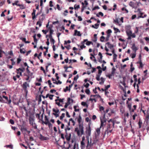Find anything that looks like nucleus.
I'll list each match as a JSON object with an SVG mask.
<instances>
[{
	"mask_svg": "<svg viewBox=\"0 0 149 149\" xmlns=\"http://www.w3.org/2000/svg\"><path fill=\"white\" fill-rule=\"evenodd\" d=\"M129 5L130 6L134 8V6L135 4L133 2L131 1L129 3Z\"/></svg>",
	"mask_w": 149,
	"mask_h": 149,
	"instance_id": "b1692460",
	"label": "nucleus"
},
{
	"mask_svg": "<svg viewBox=\"0 0 149 149\" xmlns=\"http://www.w3.org/2000/svg\"><path fill=\"white\" fill-rule=\"evenodd\" d=\"M18 2H19V1H15V5L19 6V7H20L21 6H22V5L18 4Z\"/></svg>",
	"mask_w": 149,
	"mask_h": 149,
	"instance_id": "79ce46f5",
	"label": "nucleus"
},
{
	"mask_svg": "<svg viewBox=\"0 0 149 149\" xmlns=\"http://www.w3.org/2000/svg\"><path fill=\"white\" fill-rule=\"evenodd\" d=\"M111 124H109L108 125L107 129L106 130V131H107V133H111L112 131V129H111Z\"/></svg>",
	"mask_w": 149,
	"mask_h": 149,
	"instance_id": "f8f14e48",
	"label": "nucleus"
},
{
	"mask_svg": "<svg viewBox=\"0 0 149 149\" xmlns=\"http://www.w3.org/2000/svg\"><path fill=\"white\" fill-rule=\"evenodd\" d=\"M45 19V16L44 15V14H42V15H41V17H40L38 21L40 22H42H42Z\"/></svg>",
	"mask_w": 149,
	"mask_h": 149,
	"instance_id": "dca6fc26",
	"label": "nucleus"
},
{
	"mask_svg": "<svg viewBox=\"0 0 149 149\" xmlns=\"http://www.w3.org/2000/svg\"><path fill=\"white\" fill-rule=\"evenodd\" d=\"M23 109L24 110V111L26 112V116H28V110H27L26 109V108L25 107H23Z\"/></svg>",
	"mask_w": 149,
	"mask_h": 149,
	"instance_id": "c03bdc74",
	"label": "nucleus"
},
{
	"mask_svg": "<svg viewBox=\"0 0 149 149\" xmlns=\"http://www.w3.org/2000/svg\"><path fill=\"white\" fill-rule=\"evenodd\" d=\"M101 127H100V128H97L96 130V131L97 132V133L99 134H100V128H101Z\"/></svg>",
	"mask_w": 149,
	"mask_h": 149,
	"instance_id": "e2e57ef3",
	"label": "nucleus"
},
{
	"mask_svg": "<svg viewBox=\"0 0 149 149\" xmlns=\"http://www.w3.org/2000/svg\"><path fill=\"white\" fill-rule=\"evenodd\" d=\"M107 34H111V33H112V31L111 30L109 29H108L107 31Z\"/></svg>",
	"mask_w": 149,
	"mask_h": 149,
	"instance_id": "680f3d73",
	"label": "nucleus"
},
{
	"mask_svg": "<svg viewBox=\"0 0 149 149\" xmlns=\"http://www.w3.org/2000/svg\"><path fill=\"white\" fill-rule=\"evenodd\" d=\"M139 61H138L137 62V63L139 64H140L141 63H142V61H141V55H140L139 56Z\"/></svg>",
	"mask_w": 149,
	"mask_h": 149,
	"instance_id": "c85d7f7f",
	"label": "nucleus"
},
{
	"mask_svg": "<svg viewBox=\"0 0 149 149\" xmlns=\"http://www.w3.org/2000/svg\"><path fill=\"white\" fill-rule=\"evenodd\" d=\"M99 110L101 112H102V111H104V108L103 106H100L99 107Z\"/></svg>",
	"mask_w": 149,
	"mask_h": 149,
	"instance_id": "ea45409f",
	"label": "nucleus"
},
{
	"mask_svg": "<svg viewBox=\"0 0 149 149\" xmlns=\"http://www.w3.org/2000/svg\"><path fill=\"white\" fill-rule=\"evenodd\" d=\"M65 47L68 50L70 49L71 48V46L70 45H69L67 46H65Z\"/></svg>",
	"mask_w": 149,
	"mask_h": 149,
	"instance_id": "13d9d810",
	"label": "nucleus"
},
{
	"mask_svg": "<svg viewBox=\"0 0 149 149\" xmlns=\"http://www.w3.org/2000/svg\"><path fill=\"white\" fill-rule=\"evenodd\" d=\"M71 99L70 97H68L67 99V103L69 104L71 103Z\"/></svg>",
	"mask_w": 149,
	"mask_h": 149,
	"instance_id": "09e8293b",
	"label": "nucleus"
},
{
	"mask_svg": "<svg viewBox=\"0 0 149 149\" xmlns=\"http://www.w3.org/2000/svg\"><path fill=\"white\" fill-rule=\"evenodd\" d=\"M137 12H139V14L140 15L138 17V19H139L140 18H143L146 17L147 16V15L146 14H144V16H143V13L141 12V10L140 8H138L137 9Z\"/></svg>",
	"mask_w": 149,
	"mask_h": 149,
	"instance_id": "0eeeda50",
	"label": "nucleus"
},
{
	"mask_svg": "<svg viewBox=\"0 0 149 149\" xmlns=\"http://www.w3.org/2000/svg\"><path fill=\"white\" fill-rule=\"evenodd\" d=\"M100 119L101 122V125L100 127H103L104 126V123L106 122L107 121V119H104L102 118V117H101L100 118Z\"/></svg>",
	"mask_w": 149,
	"mask_h": 149,
	"instance_id": "9d476101",
	"label": "nucleus"
},
{
	"mask_svg": "<svg viewBox=\"0 0 149 149\" xmlns=\"http://www.w3.org/2000/svg\"><path fill=\"white\" fill-rule=\"evenodd\" d=\"M39 138L42 141L47 140L49 139L48 137L44 136L41 134H40Z\"/></svg>",
	"mask_w": 149,
	"mask_h": 149,
	"instance_id": "9b49d317",
	"label": "nucleus"
},
{
	"mask_svg": "<svg viewBox=\"0 0 149 149\" xmlns=\"http://www.w3.org/2000/svg\"><path fill=\"white\" fill-rule=\"evenodd\" d=\"M82 45L80 46V47L81 48V49H82L83 48H85L86 47V46H85L84 44H81Z\"/></svg>",
	"mask_w": 149,
	"mask_h": 149,
	"instance_id": "603ef678",
	"label": "nucleus"
},
{
	"mask_svg": "<svg viewBox=\"0 0 149 149\" xmlns=\"http://www.w3.org/2000/svg\"><path fill=\"white\" fill-rule=\"evenodd\" d=\"M21 61V59L20 58V57H19V58H18L17 59V64L19 63Z\"/></svg>",
	"mask_w": 149,
	"mask_h": 149,
	"instance_id": "0e129e2a",
	"label": "nucleus"
},
{
	"mask_svg": "<svg viewBox=\"0 0 149 149\" xmlns=\"http://www.w3.org/2000/svg\"><path fill=\"white\" fill-rule=\"evenodd\" d=\"M117 55L116 54H113V60L114 62H115L117 58Z\"/></svg>",
	"mask_w": 149,
	"mask_h": 149,
	"instance_id": "7c9ffc66",
	"label": "nucleus"
},
{
	"mask_svg": "<svg viewBox=\"0 0 149 149\" xmlns=\"http://www.w3.org/2000/svg\"><path fill=\"white\" fill-rule=\"evenodd\" d=\"M86 139L87 141V144L86 146V148H88L89 147L92 148L93 146L95 143L94 141H92L91 138H90V141H89V139Z\"/></svg>",
	"mask_w": 149,
	"mask_h": 149,
	"instance_id": "7ed1b4c3",
	"label": "nucleus"
},
{
	"mask_svg": "<svg viewBox=\"0 0 149 149\" xmlns=\"http://www.w3.org/2000/svg\"><path fill=\"white\" fill-rule=\"evenodd\" d=\"M132 50L135 52H136L137 50L138 49L136 47L135 45L134 44L132 47Z\"/></svg>",
	"mask_w": 149,
	"mask_h": 149,
	"instance_id": "6ab92c4d",
	"label": "nucleus"
},
{
	"mask_svg": "<svg viewBox=\"0 0 149 149\" xmlns=\"http://www.w3.org/2000/svg\"><path fill=\"white\" fill-rule=\"evenodd\" d=\"M114 30L115 31L114 33H116L117 32H120V30L118 28H115V27H114L113 28Z\"/></svg>",
	"mask_w": 149,
	"mask_h": 149,
	"instance_id": "bb28decb",
	"label": "nucleus"
},
{
	"mask_svg": "<svg viewBox=\"0 0 149 149\" xmlns=\"http://www.w3.org/2000/svg\"><path fill=\"white\" fill-rule=\"evenodd\" d=\"M24 68L23 69L21 68H19L18 69H17L16 70L20 71H21V72H22L24 71Z\"/></svg>",
	"mask_w": 149,
	"mask_h": 149,
	"instance_id": "a18cd8bd",
	"label": "nucleus"
},
{
	"mask_svg": "<svg viewBox=\"0 0 149 149\" xmlns=\"http://www.w3.org/2000/svg\"><path fill=\"white\" fill-rule=\"evenodd\" d=\"M100 9V8H99V7L98 6H95L92 9V10H96V9Z\"/></svg>",
	"mask_w": 149,
	"mask_h": 149,
	"instance_id": "bf43d9fd",
	"label": "nucleus"
},
{
	"mask_svg": "<svg viewBox=\"0 0 149 149\" xmlns=\"http://www.w3.org/2000/svg\"><path fill=\"white\" fill-rule=\"evenodd\" d=\"M71 136V134L69 133V135L68 134V133H66L65 135V138L68 141L70 140Z\"/></svg>",
	"mask_w": 149,
	"mask_h": 149,
	"instance_id": "2eb2a0df",
	"label": "nucleus"
},
{
	"mask_svg": "<svg viewBox=\"0 0 149 149\" xmlns=\"http://www.w3.org/2000/svg\"><path fill=\"white\" fill-rule=\"evenodd\" d=\"M77 107L76 106H74V111L76 112L79 111V109H77V108H76Z\"/></svg>",
	"mask_w": 149,
	"mask_h": 149,
	"instance_id": "49530a36",
	"label": "nucleus"
},
{
	"mask_svg": "<svg viewBox=\"0 0 149 149\" xmlns=\"http://www.w3.org/2000/svg\"><path fill=\"white\" fill-rule=\"evenodd\" d=\"M105 38L104 36H102L100 38V41L101 42H104V41Z\"/></svg>",
	"mask_w": 149,
	"mask_h": 149,
	"instance_id": "c756f323",
	"label": "nucleus"
},
{
	"mask_svg": "<svg viewBox=\"0 0 149 149\" xmlns=\"http://www.w3.org/2000/svg\"><path fill=\"white\" fill-rule=\"evenodd\" d=\"M70 130V128L68 126L65 129V133H67V130Z\"/></svg>",
	"mask_w": 149,
	"mask_h": 149,
	"instance_id": "6e6d98bb",
	"label": "nucleus"
},
{
	"mask_svg": "<svg viewBox=\"0 0 149 149\" xmlns=\"http://www.w3.org/2000/svg\"><path fill=\"white\" fill-rule=\"evenodd\" d=\"M91 130L90 126L89 125L88 127L86 128V139H89V137L91 135Z\"/></svg>",
	"mask_w": 149,
	"mask_h": 149,
	"instance_id": "f03ea898",
	"label": "nucleus"
},
{
	"mask_svg": "<svg viewBox=\"0 0 149 149\" xmlns=\"http://www.w3.org/2000/svg\"><path fill=\"white\" fill-rule=\"evenodd\" d=\"M82 118L81 116L79 115V118L77 119V121L79 123V125L83 124V123H81Z\"/></svg>",
	"mask_w": 149,
	"mask_h": 149,
	"instance_id": "aec40b11",
	"label": "nucleus"
},
{
	"mask_svg": "<svg viewBox=\"0 0 149 149\" xmlns=\"http://www.w3.org/2000/svg\"><path fill=\"white\" fill-rule=\"evenodd\" d=\"M65 114L64 113H62L61 115L60 116V120H62L63 119V118L65 117Z\"/></svg>",
	"mask_w": 149,
	"mask_h": 149,
	"instance_id": "e433bc0d",
	"label": "nucleus"
},
{
	"mask_svg": "<svg viewBox=\"0 0 149 149\" xmlns=\"http://www.w3.org/2000/svg\"><path fill=\"white\" fill-rule=\"evenodd\" d=\"M24 75L27 77L25 79V80L28 81L29 82H30L31 81L30 80H29L30 78L31 77V78H32L33 77H32V76H33L32 75H30V74H26L25 73H24Z\"/></svg>",
	"mask_w": 149,
	"mask_h": 149,
	"instance_id": "ddd939ff",
	"label": "nucleus"
},
{
	"mask_svg": "<svg viewBox=\"0 0 149 149\" xmlns=\"http://www.w3.org/2000/svg\"><path fill=\"white\" fill-rule=\"evenodd\" d=\"M85 92L88 95H89L90 92L89 89H87L86 90Z\"/></svg>",
	"mask_w": 149,
	"mask_h": 149,
	"instance_id": "de8ad7c7",
	"label": "nucleus"
},
{
	"mask_svg": "<svg viewBox=\"0 0 149 149\" xmlns=\"http://www.w3.org/2000/svg\"><path fill=\"white\" fill-rule=\"evenodd\" d=\"M65 149H79L78 146L76 143H74L73 146L70 144H69L68 146Z\"/></svg>",
	"mask_w": 149,
	"mask_h": 149,
	"instance_id": "39448f33",
	"label": "nucleus"
},
{
	"mask_svg": "<svg viewBox=\"0 0 149 149\" xmlns=\"http://www.w3.org/2000/svg\"><path fill=\"white\" fill-rule=\"evenodd\" d=\"M52 110L53 112L56 113H53L52 114L54 115L56 117H58L59 116V114L57 113L59 112V110L57 108L56 109L54 108H53Z\"/></svg>",
	"mask_w": 149,
	"mask_h": 149,
	"instance_id": "6e6552de",
	"label": "nucleus"
},
{
	"mask_svg": "<svg viewBox=\"0 0 149 149\" xmlns=\"http://www.w3.org/2000/svg\"><path fill=\"white\" fill-rule=\"evenodd\" d=\"M4 147H6L7 148H11L12 149H13V146L12 144L6 145Z\"/></svg>",
	"mask_w": 149,
	"mask_h": 149,
	"instance_id": "a878e982",
	"label": "nucleus"
},
{
	"mask_svg": "<svg viewBox=\"0 0 149 149\" xmlns=\"http://www.w3.org/2000/svg\"><path fill=\"white\" fill-rule=\"evenodd\" d=\"M28 87H29V84L26 82H24L23 84L22 87L26 93H27L28 92V90L27 89V88Z\"/></svg>",
	"mask_w": 149,
	"mask_h": 149,
	"instance_id": "423d86ee",
	"label": "nucleus"
},
{
	"mask_svg": "<svg viewBox=\"0 0 149 149\" xmlns=\"http://www.w3.org/2000/svg\"><path fill=\"white\" fill-rule=\"evenodd\" d=\"M106 45H107L108 47L111 49L112 48L114 47L113 45L111 44L109 42H108L106 43Z\"/></svg>",
	"mask_w": 149,
	"mask_h": 149,
	"instance_id": "a211bd4d",
	"label": "nucleus"
},
{
	"mask_svg": "<svg viewBox=\"0 0 149 149\" xmlns=\"http://www.w3.org/2000/svg\"><path fill=\"white\" fill-rule=\"evenodd\" d=\"M70 121H71L73 123V126L75 124V122L73 120L72 118H71L69 119Z\"/></svg>",
	"mask_w": 149,
	"mask_h": 149,
	"instance_id": "a19ab883",
	"label": "nucleus"
},
{
	"mask_svg": "<svg viewBox=\"0 0 149 149\" xmlns=\"http://www.w3.org/2000/svg\"><path fill=\"white\" fill-rule=\"evenodd\" d=\"M79 128L76 127L74 129V131L76 132L78 136H81L84 134V127L83 124L78 125Z\"/></svg>",
	"mask_w": 149,
	"mask_h": 149,
	"instance_id": "f257e3e1",
	"label": "nucleus"
},
{
	"mask_svg": "<svg viewBox=\"0 0 149 149\" xmlns=\"http://www.w3.org/2000/svg\"><path fill=\"white\" fill-rule=\"evenodd\" d=\"M42 123L43 124H45L46 125H48L49 123H50V122H49V121H45V122H44L43 120H42Z\"/></svg>",
	"mask_w": 149,
	"mask_h": 149,
	"instance_id": "4c0bfd02",
	"label": "nucleus"
},
{
	"mask_svg": "<svg viewBox=\"0 0 149 149\" xmlns=\"http://www.w3.org/2000/svg\"><path fill=\"white\" fill-rule=\"evenodd\" d=\"M41 113L40 112V113H37L36 114V116L37 118H38V119H39L40 117V114Z\"/></svg>",
	"mask_w": 149,
	"mask_h": 149,
	"instance_id": "3c124183",
	"label": "nucleus"
},
{
	"mask_svg": "<svg viewBox=\"0 0 149 149\" xmlns=\"http://www.w3.org/2000/svg\"><path fill=\"white\" fill-rule=\"evenodd\" d=\"M113 6L114 8H113L112 10L113 11H115L116 9L117 5L115 3H114Z\"/></svg>",
	"mask_w": 149,
	"mask_h": 149,
	"instance_id": "052dcab7",
	"label": "nucleus"
},
{
	"mask_svg": "<svg viewBox=\"0 0 149 149\" xmlns=\"http://www.w3.org/2000/svg\"><path fill=\"white\" fill-rule=\"evenodd\" d=\"M20 40H21L25 42L26 41V38H25L21 37L20 38Z\"/></svg>",
	"mask_w": 149,
	"mask_h": 149,
	"instance_id": "69168bd1",
	"label": "nucleus"
},
{
	"mask_svg": "<svg viewBox=\"0 0 149 149\" xmlns=\"http://www.w3.org/2000/svg\"><path fill=\"white\" fill-rule=\"evenodd\" d=\"M132 34V31H130V32H128L126 33V34L127 36H131V34Z\"/></svg>",
	"mask_w": 149,
	"mask_h": 149,
	"instance_id": "864d4df0",
	"label": "nucleus"
},
{
	"mask_svg": "<svg viewBox=\"0 0 149 149\" xmlns=\"http://www.w3.org/2000/svg\"><path fill=\"white\" fill-rule=\"evenodd\" d=\"M2 97L4 98L6 100V101H5V103H8V104H10L11 103V100L10 99H8L7 97L4 95H3L2 96Z\"/></svg>",
	"mask_w": 149,
	"mask_h": 149,
	"instance_id": "1a4fd4ad",
	"label": "nucleus"
},
{
	"mask_svg": "<svg viewBox=\"0 0 149 149\" xmlns=\"http://www.w3.org/2000/svg\"><path fill=\"white\" fill-rule=\"evenodd\" d=\"M91 43H92V42H91L87 41V42L86 43V45L89 46Z\"/></svg>",
	"mask_w": 149,
	"mask_h": 149,
	"instance_id": "5fc2aeb1",
	"label": "nucleus"
},
{
	"mask_svg": "<svg viewBox=\"0 0 149 149\" xmlns=\"http://www.w3.org/2000/svg\"><path fill=\"white\" fill-rule=\"evenodd\" d=\"M81 34L80 33V32L79 31H78L77 30H74V36H81Z\"/></svg>",
	"mask_w": 149,
	"mask_h": 149,
	"instance_id": "4468645a",
	"label": "nucleus"
},
{
	"mask_svg": "<svg viewBox=\"0 0 149 149\" xmlns=\"http://www.w3.org/2000/svg\"><path fill=\"white\" fill-rule=\"evenodd\" d=\"M29 120V124L31 125H33V124L34 123L35 119L34 116H32V114L31 113L30 114Z\"/></svg>",
	"mask_w": 149,
	"mask_h": 149,
	"instance_id": "20e7f679",
	"label": "nucleus"
},
{
	"mask_svg": "<svg viewBox=\"0 0 149 149\" xmlns=\"http://www.w3.org/2000/svg\"><path fill=\"white\" fill-rule=\"evenodd\" d=\"M25 50L23 48L20 49V52L22 54H24L25 53Z\"/></svg>",
	"mask_w": 149,
	"mask_h": 149,
	"instance_id": "393cba45",
	"label": "nucleus"
},
{
	"mask_svg": "<svg viewBox=\"0 0 149 149\" xmlns=\"http://www.w3.org/2000/svg\"><path fill=\"white\" fill-rule=\"evenodd\" d=\"M131 26L130 25H128L125 27V31L126 30H129L131 29Z\"/></svg>",
	"mask_w": 149,
	"mask_h": 149,
	"instance_id": "2f4dec72",
	"label": "nucleus"
},
{
	"mask_svg": "<svg viewBox=\"0 0 149 149\" xmlns=\"http://www.w3.org/2000/svg\"><path fill=\"white\" fill-rule=\"evenodd\" d=\"M10 123L12 125H13L14 124V121L13 119H11L10 120Z\"/></svg>",
	"mask_w": 149,
	"mask_h": 149,
	"instance_id": "774afa93",
	"label": "nucleus"
},
{
	"mask_svg": "<svg viewBox=\"0 0 149 149\" xmlns=\"http://www.w3.org/2000/svg\"><path fill=\"white\" fill-rule=\"evenodd\" d=\"M113 22V23H117V24H118L119 23L118 18H116L115 19H114Z\"/></svg>",
	"mask_w": 149,
	"mask_h": 149,
	"instance_id": "c9c22d12",
	"label": "nucleus"
},
{
	"mask_svg": "<svg viewBox=\"0 0 149 149\" xmlns=\"http://www.w3.org/2000/svg\"><path fill=\"white\" fill-rule=\"evenodd\" d=\"M81 4L83 6L82 7V9H81V12H83L84 9L86 7L84 6V3L83 2L81 3Z\"/></svg>",
	"mask_w": 149,
	"mask_h": 149,
	"instance_id": "58836bf2",
	"label": "nucleus"
},
{
	"mask_svg": "<svg viewBox=\"0 0 149 149\" xmlns=\"http://www.w3.org/2000/svg\"><path fill=\"white\" fill-rule=\"evenodd\" d=\"M110 85H107V86H106L105 87V88L104 89V90H107L110 87Z\"/></svg>",
	"mask_w": 149,
	"mask_h": 149,
	"instance_id": "338daca9",
	"label": "nucleus"
},
{
	"mask_svg": "<svg viewBox=\"0 0 149 149\" xmlns=\"http://www.w3.org/2000/svg\"><path fill=\"white\" fill-rule=\"evenodd\" d=\"M0 102L3 103L5 102V101L2 99V97L1 96H0Z\"/></svg>",
	"mask_w": 149,
	"mask_h": 149,
	"instance_id": "8fccbe9b",
	"label": "nucleus"
},
{
	"mask_svg": "<svg viewBox=\"0 0 149 149\" xmlns=\"http://www.w3.org/2000/svg\"><path fill=\"white\" fill-rule=\"evenodd\" d=\"M85 146H86L84 142L81 141V149H84Z\"/></svg>",
	"mask_w": 149,
	"mask_h": 149,
	"instance_id": "f3484780",
	"label": "nucleus"
},
{
	"mask_svg": "<svg viewBox=\"0 0 149 149\" xmlns=\"http://www.w3.org/2000/svg\"><path fill=\"white\" fill-rule=\"evenodd\" d=\"M108 122L109 123H110L111 122L112 123V126H113V127H114V124L115 123V122L114 121H113V120H112V119H111L110 120H108Z\"/></svg>",
	"mask_w": 149,
	"mask_h": 149,
	"instance_id": "5701e85b",
	"label": "nucleus"
},
{
	"mask_svg": "<svg viewBox=\"0 0 149 149\" xmlns=\"http://www.w3.org/2000/svg\"><path fill=\"white\" fill-rule=\"evenodd\" d=\"M81 105L83 106H86L87 107H88V105L86 103V102H82L81 103Z\"/></svg>",
	"mask_w": 149,
	"mask_h": 149,
	"instance_id": "473e14b6",
	"label": "nucleus"
},
{
	"mask_svg": "<svg viewBox=\"0 0 149 149\" xmlns=\"http://www.w3.org/2000/svg\"><path fill=\"white\" fill-rule=\"evenodd\" d=\"M42 22L38 21L36 23V25H39V27H40L42 26Z\"/></svg>",
	"mask_w": 149,
	"mask_h": 149,
	"instance_id": "37998d69",
	"label": "nucleus"
},
{
	"mask_svg": "<svg viewBox=\"0 0 149 149\" xmlns=\"http://www.w3.org/2000/svg\"><path fill=\"white\" fill-rule=\"evenodd\" d=\"M80 6L79 5H78L77 6H76V5H75L74 6V8L75 10H76V9H78L79 8Z\"/></svg>",
	"mask_w": 149,
	"mask_h": 149,
	"instance_id": "4d7b16f0",
	"label": "nucleus"
},
{
	"mask_svg": "<svg viewBox=\"0 0 149 149\" xmlns=\"http://www.w3.org/2000/svg\"><path fill=\"white\" fill-rule=\"evenodd\" d=\"M121 10L122 11H125V12L126 13H128V10L125 7H123L121 9Z\"/></svg>",
	"mask_w": 149,
	"mask_h": 149,
	"instance_id": "72a5a7b5",
	"label": "nucleus"
},
{
	"mask_svg": "<svg viewBox=\"0 0 149 149\" xmlns=\"http://www.w3.org/2000/svg\"><path fill=\"white\" fill-rule=\"evenodd\" d=\"M29 67L28 66V67H27L26 68V70L28 73L27 74H30V75L33 76V73L29 71Z\"/></svg>",
	"mask_w": 149,
	"mask_h": 149,
	"instance_id": "4be33fe9",
	"label": "nucleus"
},
{
	"mask_svg": "<svg viewBox=\"0 0 149 149\" xmlns=\"http://www.w3.org/2000/svg\"><path fill=\"white\" fill-rule=\"evenodd\" d=\"M116 70V69L114 67H113L112 68V72H111V74H112L113 75L114 74Z\"/></svg>",
	"mask_w": 149,
	"mask_h": 149,
	"instance_id": "f704fd0d",
	"label": "nucleus"
},
{
	"mask_svg": "<svg viewBox=\"0 0 149 149\" xmlns=\"http://www.w3.org/2000/svg\"><path fill=\"white\" fill-rule=\"evenodd\" d=\"M99 15H101V16H103V14L101 12H99L98 13V14H96V15L97 17H99Z\"/></svg>",
	"mask_w": 149,
	"mask_h": 149,
	"instance_id": "cd10ccee",
	"label": "nucleus"
},
{
	"mask_svg": "<svg viewBox=\"0 0 149 149\" xmlns=\"http://www.w3.org/2000/svg\"><path fill=\"white\" fill-rule=\"evenodd\" d=\"M21 130L22 132L24 133H26V132L27 131V128L24 127H21Z\"/></svg>",
	"mask_w": 149,
	"mask_h": 149,
	"instance_id": "412c9836",
	"label": "nucleus"
}]
</instances>
